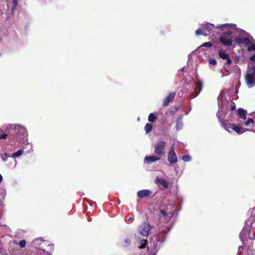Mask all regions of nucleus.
Masks as SVG:
<instances>
[{
  "label": "nucleus",
  "instance_id": "obj_48",
  "mask_svg": "<svg viewBox=\"0 0 255 255\" xmlns=\"http://www.w3.org/2000/svg\"><path fill=\"white\" fill-rule=\"evenodd\" d=\"M250 253H251V254H252V255H253V253H252V250H251V251H250Z\"/></svg>",
  "mask_w": 255,
  "mask_h": 255
},
{
  "label": "nucleus",
  "instance_id": "obj_27",
  "mask_svg": "<svg viewBox=\"0 0 255 255\" xmlns=\"http://www.w3.org/2000/svg\"><path fill=\"white\" fill-rule=\"evenodd\" d=\"M140 246L139 247L140 248L143 249L145 247L147 244V240H142L140 241Z\"/></svg>",
  "mask_w": 255,
  "mask_h": 255
},
{
  "label": "nucleus",
  "instance_id": "obj_26",
  "mask_svg": "<svg viewBox=\"0 0 255 255\" xmlns=\"http://www.w3.org/2000/svg\"><path fill=\"white\" fill-rule=\"evenodd\" d=\"M152 126L150 124H146L145 126L144 129L146 133H149L152 130Z\"/></svg>",
  "mask_w": 255,
  "mask_h": 255
},
{
  "label": "nucleus",
  "instance_id": "obj_46",
  "mask_svg": "<svg viewBox=\"0 0 255 255\" xmlns=\"http://www.w3.org/2000/svg\"><path fill=\"white\" fill-rule=\"evenodd\" d=\"M132 220V218H131V217H129V218H128V220Z\"/></svg>",
  "mask_w": 255,
  "mask_h": 255
},
{
  "label": "nucleus",
  "instance_id": "obj_17",
  "mask_svg": "<svg viewBox=\"0 0 255 255\" xmlns=\"http://www.w3.org/2000/svg\"><path fill=\"white\" fill-rule=\"evenodd\" d=\"M155 182L157 184L160 185L165 188H167L168 186V182L165 179L161 177H157L155 179Z\"/></svg>",
  "mask_w": 255,
  "mask_h": 255
},
{
  "label": "nucleus",
  "instance_id": "obj_9",
  "mask_svg": "<svg viewBox=\"0 0 255 255\" xmlns=\"http://www.w3.org/2000/svg\"><path fill=\"white\" fill-rule=\"evenodd\" d=\"M218 105L219 106V109L218 110V112L217 114V117L219 121L221 123V126L222 127H223L226 130L231 132L232 131V130H233V127H231V126H230L234 125V124H226L223 121L222 115L220 113L222 112L223 108L221 107L220 103H218Z\"/></svg>",
  "mask_w": 255,
  "mask_h": 255
},
{
  "label": "nucleus",
  "instance_id": "obj_43",
  "mask_svg": "<svg viewBox=\"0 0 255 255\" xmlns=\"http://www.w3.org/2000/svg\"><path fill=\"white\" fill-rule=\"evenodd\" d=\"M2 176L0 174V183L2 181Z\"/></svg>",
  "mask_w": 255,
  "mask_h": 255
},
{
  "label": "nucleus",
  "instance_id": "obj_18",
  "mask_svg": "<svg viewBox=\"0 0 255 255\" xmlns=\"http://www.w3.org/2000/svg\"><path fill=\"white\" fill-rule=\"evenodd\" d=\"M175 93H171L169 94L164 99L163 101V106H167L169 103L171 102L174 97H175Z\"/></svg>",
  "mask_w": 255,
  "mask_h": 255
},
{
  "label": "nucleus",
  "instance_id": "obj_31",
  "mask_svg": "<svg viewBox=\"0 0 255 255\" xmlns=\"http://www.w3.org/2000/svg\"><path fill=\"white\" fill-rule=\"evenodd\" d=\"M209 63L212 65H215L217 63L216 60L213 58L209 59Z\"/></svg>",
  "mask_w": 255,
  "mask_h": 255
},
{
  "label": "nucleus",
  "instance_id": "obj_15",
  "mask_svg": "<svg viewBox=\"0 0 255 255\" xmlns=\"http://www.w3.org/2000/svg\"><path fill=\"white\" fill-rule=\"evenodd\" d=\"M168 160L170 164L176 163L177 162V156L175 152H169L168 153Z\"/></svg>",
  "mask_w": 255,
  "mask_h": 255
},
{
  "label": "nucleus",
  "instance_id": "obj_6",
  "mask_svg": "<svg viewBox=\"0 0 255 255\" xmlns=\"http://www.w3.org/2000/svg\"><path fill=\"white\" fill-rule=\"evenodd\" d=\"M246 81L249 88H252L255 85V66L248 68Z\"/></svg>",
  "mask_w": 255,
  "mask_h": 255
},
{
  "label": "nucleus",
  "instance_id": "obj_32",
  "mask_svg": "<svg viewBox=\"0 0 255 255\" xmlns=\"http://www.w3.org/2000/svg\"><path fill=\"white\" fill-rule=\"evenodd\" d=\"M212 46V43L210 42H207L203 43L202 45V46L207 47H211Z\"/></svg>",
  "mask_w": 255,
  "mask_h": 255
},
{
  "label": "nucleus",
  "instance_id": "obj_3",
  "mask_svg": "<svg viewBox=\"0 0 255 255\" xmlns=\"http://www.w3.org/2000/svg\"><path fill=\"white\" fill-rule=\"evenodd\" d=\"M239 32V35L235 38V41L239 45L243 44L248 51H255V40L246 31L240 28L236 29Z\"/></svg>",
  "mask_w": 255,
  "mask_h": 255
},
{
  "label": "nucleus",
  "instance_id": "obj_23",
  "mask_svg": "<svg viewBox=\"0 0 255 255\" xmlns=\"http://www.w3.org/2000/svg\"><path fill=\"white\" fill-rule=\"evenodd\" d=\"M245 126H254V122L253 119H249L248 120L243 124Z\"/></svg>",
  "mask_w": 255,
  "mask_h": 255
},
{
  "label": "nucleus",
  "instance_id": "obj_5",
  "mask_svg": "<svg viewBox=\"0 0 255 255\" xmlns=\"http://www.w3.org/2000/svg\"><path fill=\"white\" fill-rule=\"evenodd\" d=\"M8 128L13 130L14 132L17 134V138L24 139L27 135L26 129L20 125H10Z\"/></svg>",
  "mask_w": 255,
  "mask_h": 255
},
{
  "label": "nucleus",
  "instance_id": "obj_19",
  "mask_svg": "<svg viewBox=\"0 0 255 255\" xmlns=\"http://www.w3.org/2000/svg\"><path fill=\"white\" fill-rule=\"evenodd\" d=\"M231 127H233V130L236 131L237 133L239 134L243 133V132L248 131V129L242 128L240 125L235 126V125H231Z\"/></svg>",
  "mask_w": 255,
  "mask_h": 255
},
{
  "label": "nucleus",
  "instance_id": "obj_36",
  "mask_svg": "<svg viewBox=\"0 0 255 255\" xmlns=\"http://www.w3.org/2000/svg\"><path fill=\"white\" fill-rule=\"evenodd\" d=\"M250 60L252 62V63L255 64V54L250 57Z\"/></svg>",
  "mask_w": 255,
  "mask_h": 255
},
{
  "label": "nucleus",
  "instance_id": "obj_35",
  "mask_svg": "<svg viewBox=\"0 0 255 255\" xmlns=\"http://www.w3.org/2000/svg\"><path fill=\"white\" fill-rule=\"evenodd\" d=\"M18 0H12L13 9H15L18 4Z\"/></svg>",
  "mask_w": 255,
  "mask_h": 255
},
{
  "label": "nucleus",
  "instance_id": "obj_39",
  "mask_svg": "<svg viewBox=\"0 0 255 255\" xmlns=\"http://www.w3.org/2000/svg\"><path fill=\"white\" fill-rule=\"evenodd\" d=\"M7 136V134L3 133V134H1L0 136V138H1V139H6Z\"/></svg>",
  "mask_w": 255,
  "mask_h": 255
},
{
  "label": "nucleus",
  "instance_id": "obj_47",
  "mask_svg": "<svg viewBox=\"0 0 255 255\" xmlns=\"http://www.w3.org/2000/svg\"><path fill=\"white\" fill-rule=\"evenodd\" d=\"M48 247H49L50 248H51L52 247L51 245H48Z\"/></svg>",
  "mask_w": 255,
  "mask_h": 255
},
{
  "label": "nucleus",
  "instance_id": "obj_29",
  "mask_svg": "<svg viewBox=\"0 0 255 255\" xmlns=\"http://www.w3.org/2000/svg\"><path fill=\"white\" fill-rule=\"evenodd\" d=\"M8 157H10V156H8L7 153H4L3 154L1 155V158L3 161H6Z\"/></svg>",
  "mask_w": 255,
  "mask_h": 255
},
{
  "label": "nucleus",
  "instance_id": "obj_33",
  "mask_svg": "<svg viewBox=\"0 0 255 255\" xmlns=\"http://www.w3.org/2000/svg\"><path fill=\"white\" fill-rule=\"evenodd\" d=\"M6 194V191L1 187H0V196H4Z\"/></svg>",
  "mask_w": 255,
  "mask_h": 255
},
{
  "label": "nucleus",
  "instance_id": "obj_49",
  "mask_svg": "<svg viewBox=\"0 0 255 255\" xmlns=\"http://www.w3.org/2000/svg\"><path fill=\"white\" fill-rule=\"evenodd\" d=\"M207 35H208V34H207H207H204V36H207Z\"/></svg>",
  "mask_w": 255,
  "mask_h": 255
},
{
  "label": "nucleus",
  "instance_id": "obj_7",
  "mask_svg": "<svg viewBox=\"0 0 255 255\" xmlns=\"http://www.w3.org/2000/svg\"><path fill=\"white\" fill-rule=\"evenodd\" d=\"M47 244L45 241L43 240L41 238H37L34 239L32 242V245L36 249L41 250L44 255H51V254L47 252H45L43 248Z\"/></svg>",
  "mask_w": 255,
  "mask_h": 255
},
{
  "label": "nucleus",
  "instance_id": "obj_42",
  "mask_svg": "<svg viewBox=\"0 0 255 255\" xmlns=\"http://www.w3.org/2000/svg\"><path fill=\"white\" fill-rule=\"evenodd\" d=\"M243 248L242 246H240L238 248L239 252H241L243 250Z\"/></svg>",
  "mask_w": 255,
  "mask_h": 255
},
{
  "label": "nucleus",
  "instance_id": "obj_13",
  "mask_svg": "<svg viewBox=\"0 0 255 255\" xmlns=\"http://www.w3.org/2000/svg\"><path fill=\"white\" fill-rule=\"evenodd\" d=\"M202 26L205 30L204 32L207 31L209 34H211L213 32L214 28H217L213 24L210 23H205L202 24Z\"/></svg>",
  "mask_w": 255,
  "mask_h": 255
},
{
  "label": "nucleus",
  "instance_id": "obj_50",
  "mask_svg": "<svg viewBox=\"0 0 255 255\" xmlns=\"http://www.w3.org/2000/svg\"><path fill=\"white\" fill-rule=\"evenodd\" d=\"M239 123H241V121L239 120V121H238Z\"/></svg>",
  "mask_w": 255,
  "mask_h": 255
},
{
  "label": "nucleus",
  "instance_id": "obj_25",
  "mask_svg": "<svg viewBox=\"0 0 255 255\" xmlns=\"http://www.w3.org/2000/svg\"><path fill=\"white\" fill-rule=\"evenodd\" d=\"M23 153V151L21 149H20L16 151V152L12 154L10 157L12 158H17L19 157Z\"/></svg>",
  "mask_w": 255,
  "mask_h": 255
},
{
  "label": "nucleus",
  "instance_id": "obj_40",
  "mask_svg": "<svg viewBox=\"0 0 255 255\" xmlns=\"http://www.w3.org/2000/svg\"><path fill=\"white\" fill-rule=\"evenodd\" d=\"M232 105H231V110L232 111H234L236 109V105L234 103H233V102H232Z\"/></svg>",
  "mask_w": 255,
  "mask_h": 255
},
{
  "label": "nucleus",
  "instance_id": "obj_38",
  "mask_svg": "<svg viewBox=\"0 0 255 255\" xmlns=\"http://www.w3.org/2000/svg\"><path fill=\"white\" fill-rule=\"evenodd\" d=\"M169 152H175L174 151V144H172L170 147V150Z\"/></svg>",
  "mask_w": 255,
  "mask_h": 255
},
{
  "label": "nucleus",
  "instance_id": "obj_20",
  "mask_svg": "<svg viewBox=\"0 0 255 255\" xmlns=\"http://www.w3.org/2000/svg\"><path fill=\"white\" fill-rule=\"evenodd\" d=\"M247 111L244 110L242 108H239L238 110V115L240 119L245 120L247 117Z\"/></svg>",
  "mask_w": 255,
  "mask_h": 255
},
{
  "label": "nucleus",
  "instance_id": "obj_12",
  "mask_svg": "<svg viewBox=\"0 0 255 255\" xmlns=\"http://www.w3.org/2000/svg\"><path fill=\"white\" fill-rule=\"evenodd\" d=\"M151 193V191L149 190H141L137 192V196L139 198H144L149 197Z\"/></svg>",
  "mask_w": 255,
  "mask_h": 255
},
{
  "label": "nucleus",
  "instance_id": "obj_30",
  "mask_svg": "<svg viewBox=\"0 0 255 255\" xmlns=\"http://www.w3.org/2000/svg\"><path fill=\"white\" fill-rule=\"evenodd\" d=\"M19 245L20 247V248H23L25 247L26 245V241L24 240H22L20 241L19 243Z\"/></svg>",
  "mask_w": 255,
  "mask_h": 255
},
{
  "label": "nucleus",
  "instance_id": "obj_37",
  "mask_svg": "<svg viewBox=\"0 0 255 255\" xmlns=\"http://www.w3.org/2000/svg\"><path fill=\"white\" fill-rule=\"evenodd\" d=\"M226 60H227L226 64H227L228 65H230L232 63V61L230 59V56L228 57V58H227Z\"/></svg>",
  "mask_w": 255,
  "mask_h": 255
},
{
  "label": "nucleus",
  "instance_id": "obj_41",
  "mask_svg": "<svg viewBox=\"0 0 255 255\" xmlns=\"http://www.w3.org/2000/svg\"><path fill=\"white\" fill-rule=\"evenodd\" d=\"M125 242L127 244V245H128L130 243V241L129 239H126L125 240Z\"/></svg>",
  "mask_w": 255,
  "mask_h": 255
},
{
  "label": "nucleus",
  "instance_id": "obj_21",
  "mask_svg": "<svg viewBox=\"0 0 255 255\" xmlns=\"http://www.w3.org/2000/svg\"><path fill=\"white\" fill-rule=\"evenodd\" d=\"M219 57L222 59H226L230 56L229 54L226 52L224 50L221 49L218 52Z\"/></svg>",
  "mask_w": 255,
  "mask_h": 255
},
{
  "label": "nucleus",
  "instance_id": "obj_34",
  "mask_svg": "<svg viewBox=\"0 0 255 255\" xmlns=\"http://www.w3.org/2000/svg\"><path fill=\"white\" fill-rule=\"evenodd\" d=\"M195 33L197 35H202L203 34V30L201 28H199L196 30Z\"/></svg>",
  "mask_w": 255,
  "mask_h": 255
},
{
  "label": "nucleus",
  "instance_id": "obj_28",
  "mask_svg": "<svg viewBox=\"0 0 255 255\" xmlns=\"http://www.w3.org/2000/svg\"><path fill=\"white\" fill-rule=\"evenodd\" d=\"M182 159L185 162H188L191 160V158L188 155H185L182 157Z\"/></svg>",
  "mask_w": 255,
  "mask_h": 255
},
{
  "label": "nucleus",
  "instance_id": "obj_8",
  "mask_svg": "<svg viewBox=\"0 0 255 255\" xmlns=\"http://www.w3.org/2000/svg\"><path fill=\"white\" fill-rule=\"evenodd\" d=\"M166 142L164 141H158L154 145V153L159 156H163L165 152L164 149Z\"/></svg>",
  "mask_w": 255,
  "mask_h": 255
},
{
  "label": "nucleus",
  "instance_id": "obj_2",
  "mask_svg": "<svg viewBox=\"0 0 255 255\" xmlns=\"http://www.w3.org/2000/svg\"><path fill=\"white\" fill-rule=\"evenodd\" d=\"M252 217L248 219L245 226L240 234V238L243 242L244 240L249 237L251 240L255 239V225H253V221L255 220V207L251 210Z\"/></svg>",
  "mask_w": 255,
  "mask_h": 255
},
{
  "label": "nucleus",
  "instance_id": "obj_45",
  "mask_svg": "<svg viewBox=\"0 0 255 255\" xmlns=\"http://www.w3.org/2000/svg\"><path fill=\"white\" fill-rule=\"evenodd\" d=\"M184 69H185V67H184L182 68L181 69H180L179 70V71H183Z\"/></svg>",
  "mask_w": 255,
  "mask_h": 255
},
{
  "label": "nucleus",
  "instance_id": "obj_16",
  "mask_svg": "<svg viewBox=\"0 0 255 255\" xmlns=\"http://www.w3.org/2000/svg\"><path fill=\"white\" fill-rule=\"evenodd\" d=\"M160 160V158L156 156V155H152L149 156H145L144 158V162L150 164L154 162H156Z\"/></svg>",
  "mask_w": 255,
  "mask_h": 255
},
{
  "label": "nucleus",
  "instance_id": "obj_24",
  "mask_svg": "<svg viewBox=\"0 0 255 255\" xmlns=\"http://www.w3.org/2000/svg\"><path fill=\"white\" fill-rule=\"evenodd\" d=\"M157 119V117L153 114L150 113L148 117V121L149 122L153 123Z\"/></svg>",
  "mask_w": 255,
  "mask_h": 255
},
{
  "label": "nucleus",
  "instance_id": "obj_22",
  "mask_svg": "<svg viewBox=\"0 0 255 255\" xmlns=\"http://www.w3.org/2000/svg\"><path fill=\"white\" fill-rule=\"evenodd\" d=\"M182 117L180 116L177 118L176 125V129L177 130H180L182 128Z\"/></svg>",
  "mask_w": 255,
  "mask_h": 255
},
{
  "label": "nucleus",
  "instance_id": "obj_4",
  "mask_svg": "<svg viewBox=\"0 0 255 255\" xmlns=\"http://www.w3.org/2000/svg\"><path fill=\"white\" fill-rule=\"evenodd\" d=\"M170 231V229L167 226H161L158 228V233L155 236V246L160 247L164 242L167 233Z\"/></svg>",
  "mask_w": 255,
  "mask_h": 255
},
{
  "label": "nucleus",
  "instance_id": "obj_14",
  "mask_svg": "<svg viewBox=\"0 0 255 255\" xmlns=\"http://www.w3.org/2000/svg\"><path fill=\"white\" fill-rule=\"evenodd\" d=\"M196 79L197 80V85L195 90V95L193 96V98H195L196 96H197L200 92L201 91L202 88H203V82L202 81L200 80L199 78H196Z\"/></svg>",
  "mask_w": 255,
  "mask_h": 255
},
{
  "label": "nucleus",
  "instance_id": "obj_10",
  "mask_svg": "<svg viewBox=\"0 0 255 255\" xmlns=\"http://www.w3.org/2000/svg\"><path fill=\"white\" fill-rule=\"evenodd\" d=\"M152 227L145 222L142 223L138 228V233L143 237H147Z\"/></svg>",
  "mask_w": 255,
  "mask_h": 255
},
{
  "label": "nucleus",
  "instance_id": "obj_44",
  "mask_svg": "<svg viewBox=\"0 0 255 255\" xmlns=\"http://www.w3.org/2000/svg\"><path fill=\"white\" fill-rule=\"evenodd\" d=\"M250 251H251V249H249L248 251V255H252V254H250Z\"/></svg>",
  "mask_w": 255,
  "mask_h": 255
},
{
  "label": "nucleus",
  "instance_id": "obj_1",
  "mask_svg": "<svg viewBox=\"0 0 255 255\" xmlns=\"http://www.w3.org/2000/svg\"><path fill=\"white\" fill-rule=\"evenodd\" d=\"M218 29L222 31H225L220 37V41L224 46H231L233 45L232 38H236L239 35V32L236 29H240L235 24L225 23L217 26Z\"/></svg>",
  "mask_w": 255,
  "mask_h": 255
},
{
  "label": "nucleus",
  "instance_id": "obj_11",
  "mask_svg": "<svg viewBox=\"0 0 255 255\" xmlns=\"http://www.w3.org/2000/svg\"><path fill=\"white\" fill-rule=\"evenodd\" d=\"M174 215V212H167V211L163 210H160L159 217L161 222L167 223L171 219Z\"/></svg>",
  "mask_w": 255,
  "mask_h": 255
}]
</instances>
